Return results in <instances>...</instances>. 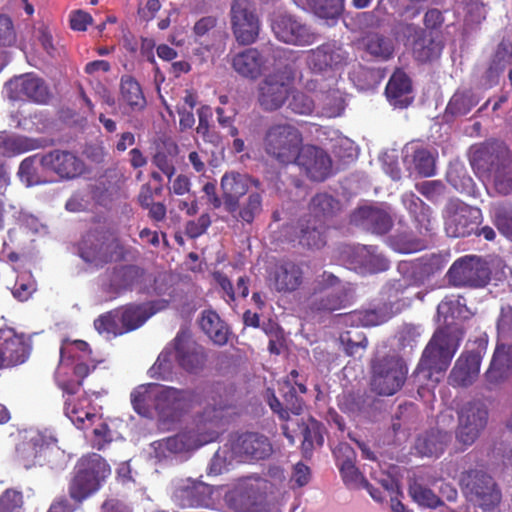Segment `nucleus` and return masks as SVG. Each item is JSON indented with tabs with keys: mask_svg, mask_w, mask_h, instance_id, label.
Here are the masks:
<instances>
[{
	"mask_svg": "<svg viewBox=\"0 0 512 512\" xmlns=\"http://www.w3.org/2000/svg\"><path fill=\"white\" fill-rule=\"evenodd\" d=\"M462 310L459 299L439 303L437 314L439 319L443 317V327L433 334L423 351L416 368V376L420 381H431L434 386L443 378L462 340V329L453 322L462 316Z\"/></svg>",
	"mask_w": 512,
	"mask_h": 512,
	"instance_id": "f257e3e1",
	"label": "nucleus"
},
{
	"mask_svg": "<svg viewBox=\"0 0 512 512\" xmlns=\"http://www.w3.org/2000/svg\"><path fill=\"white\" fill-rule=\"evenodd\" d=\"M134 410L146 418H157L163 424L177 422L198 403V395L189 389L159 384L140 385L131 393Z\"/></svg>",
	"mask_w": 512,
	"mask_h": 512,
	"instance_id": "f03ea898",
	"label": "nucleus"
},
{
	"mask_svg": "<svg viewBox=\"0 0 512 512\" xmlns=\"http://www.w3.org/2000/svg\"><path fill=\"white\" fill-rule=\"evenodd\" d=\"M222 410V406L219 408L207 406L197 419L196 430L184 431L154 442L153 448L156 457L159 459L167 458L172 454L195 450L216 440L220 433Z\"/></svg>",
	"mask_w": 512,
	"mask_h": 512,
	"instance_id": "7ed1b4c3",
	"label": "nucleus"
},
{
	"mask_svg": "<svg viewBox=\"0 0 512 512\" xmlns=\"http://www.w3.org/2000/svg\"><path fill=\"white\" fill-rule=\"evenodd\" d=\"M107 462L96 453L80 458L69 481L68 493L72 500L81 503L96 493L110 475Z\"/></svg>",
	"mask_w": 512,
	"mask_h": 512,
	"instance_id": "20e7f679",
	"label": "nucleus"
},
{
	"mask_svg": "<svg viewBox=\"0 0 512 512\" xmlns=\"http://www.w3.org/2000/svg\"><path fill=\"white\" fill-rule=\"evenodd\" d=\"M86 355H88V344L84 341L62 345L56 380L66 394H77L82 380L90 373V366L83 361Z\"/></svg>",
	"mask_w": 512,
	"mask_h": 512,
	"instance_id": "39448f33",
	"label": "nucleus"
},
{
	"mask_svg": "<svg viewBox=\"0 0 512 512\" xmlns=\"http://www.w3.org/2000/svg\"><path fill=\"white\" fill-rule=\"evenodd\" d=\"M263 148L269 157L280 164L294 163L303 148L302 134L289 123L273 124L265 132Z\"/></svg>",
	"mask_w": 512,
	"mask_h": 512,
	"instance_id": "423d86ee",
	"label": "nucleus"
},
{
	"mask_svg": "<svg viewBox=\"0 0 512 512\" xmlns=\"http://www.w3.org/2000/svg\"><path fill=\"white\" fill-rule=\"evenodd\" d=\"M460 486L466 499L484 512L494 510L501 502L502 494L497 483L482 470L464 472Z\"/></svg>",
	"mask_w": 512,
	"mask_h": 512,
	"instance_id": "0eeeda50",
	"label": "nucleus"
},
{
	"mask_svg": "<svg viewBox=\"0 0 512 512\" xmlns=\"http://www.w3.org/2000/svg\"><path fill=\"white\" fill-rule=\"evenodd\" d=\"M154 313L148 304L129 305L101 315L94 326L100 334L122 335L143 325Z\"/></svg>",
	"mask_w": 512,
	"mask_h": 512,
	"instance_id": "6e6552de",
	"label": "nucleus"
},
{
	"mask_svg": "<svg viewBox=\"0 0 512 512\" xmlns=\"http://www.w3.org/2000/svg\"><path fill=\"white\" fill-rule=\"evenodd\" d=\"M404 293V285L401 281H396L384 287L383 295L387 301L388 308L356 310L345 314L342 319L346 325L351 326H375L386 322L394 314L400 312L402 308L408 305L406 299L400 298Z\"/></svg>",
	"mask_w": 512,
	"mask_h": 512,
	"instance_id": "1a4fd4ad",
	"label": "nucleus"
},
{
	"mask_svg": "<svg viewBox=\"0 0 512 512\" xmlns=\"http://www.w3.org/2000/svg\"><path fill=\"white\" fill-rule=\"evenodd\" d=\"M488 423V409L481 401L465 403L458 411L455 431L457 444L462 450L475 443Z\"/></svg>",
	"mask_w": 512,
	"mask_h": 512,
	"instance_id": "9d476101",
	"label": "nucleus"
},
{
	"mask_svg": "<svg viewBox=\"0 0 512 512\" xmlns=\"http://www.w3.org/2000/svg\"><path fill=\"white\" fill-rule=\"evenodd\" d=\"M294 71L285 66L267 75L259 84L258 102L266 111H275L282 107L292 93Z\"/></svg>",
	"mask_w": 512,
	"mask_h": 512,
	"instance_id": "9b49d317",
	"label": "nucleus"
},
{
	"mask_svg": "<svg viewBox=\"0 0 512 512\" xmlns=\"http://www.w3.org/2000/svg\"><path fill=\"white\" fill-rule=\"evenodd\" d=\"M305 88L310 92H317L321 106V114L328 118L340 116L345 109V98L339 87V75L330 77H313L307 80Z\"/></svg>",
	"mask_w": 512,
	"mask_h": 512,
	"instance_id": "f8f14e48",
	"label": "nucleus"
},
{
	"mask_svg": "<svg viewBox=\"0 0 512 512\" xmlns=\"http://www.w3.org/2000/svg\"><path fill=\"white\" fill-rule=\"evenodd\" d=\"M372 370V388L385 396L395 394L404 384L407 374L404 362L396 356L375 361Z\"/></svg>",
	"mask_w": 512,
	"mask_h": 512,
	"instance_id": "ddd939ff",
	"label": "nucleus"
},
{
	"mask_svg": "<svg viewBox=\"0 0 512 512\" xmlns=\"http://www.w3.org/2000/svg\"><path fill=\"white\" fill-rule=\"evenodd\" d=\"M230 18L236 40L244 45L254 43L259 36L261 22L255 4L250 0H234Z\"/></svg>",
	"mask_w": 512,
	"mask_h": 512,
	"instance_id": "4468645a",
	"label": "nucleus"
},
{
	"mask_svg": "<svg viewBox=\"0 0 512 512\" xmlns=\"http://www.w3.org/2000/svg\"><path fill=\"white\" fill-rule=\"evenodd\" d=\"M449 281L455 286L483 287L490 280V269L476 256H465L450 267Z\"/></svg>",
	"mask_w": 512,
	"mask_h": 512,
	"instance_id": "2eb2a0df",
	"label": "nucleus"
},
{
	"mask_svg": "<svg viewBox=\"0 0 512 512\" xmlns=\"http://www.w3.org/2000/svg\"><path fill=\"white\" fill-rule=\"evenodd\" d=\"M169 346L175 362L182 369L189 373H197L203 369L206 362L204 348L192 338L188 330L181 329Z\"/></svg>",
	"mask_w": 512,
	"mask_h": 512,
	"instance_id": "dca6fc26",
	"label": "nucleus"
},
{
	"mask_svg": "<svg viewBox=\"0 0 512 512\" xmlns=\"http://www.w3.org/2000/svg\"><path fill=\"white\" fill-rule=\"evenodd\" d=\"M229 462H247L265 459L272 453L268 438L257 433H246L232 440L229 446Z\"/></svg>",
	"mask_w": 512,
	"mask_h": 512,
	"instance_id": "f3484780",
	"label": "nucleus"
},
{
	"mask_svg": "<svg viewBox=\"0 0 512 512\" xmlns=\"http://www.w3.org/2000/svg\"><path fill=\"white\" fill-rule=\"evenodd\" d=\"M346 52L336 43H326L308 51L306 62L315 74L314 77H324L323 73L338 75L337 70L345 62Z\"/></svg>",
	"mask_w": 512,
	"mask_h": 512,
	"instance_id": "a211bd4d",
	"label": "nucleus"
},
{
	"mask_svg": "<svg viewBox=\"0 0 512 512\" xmlns=\"http://www.w3.org/2000/svg\"><path fill=\"white\" fill-rule=\"evenodd\" d=\"M272 30L278 40L291 45H311L316 40L310 28L291 15L276 16Z\"/></svg>",
	"mask_w": 512,
	"mask_h": 512,
	"instance_id": "6ab92c4d",
	"label": "nucleus"
},
{
	"mask_svg": "<svg viewBox=\"0 0 512 512\" xmlns=\"http://www.w3.org/2000/svg\"><path fill=\"white\" fill-rule=\"evenodd\" d=\"M259 180L251 178L247 174L231 171L226 172L221 178V191L224 209L228 213H235L238 200L246 193H250L252 186L258 188Z\"/></svg>",
	"mask_w": 512,
	"mask_h": 512,
	"instance_id": "aec40b11",
	"label": "nucleus"
},
{
	"mask_svg": "<svg viewBox=\"0 0 512 512\" xmlns=\"http://www.w3.org/2000/svg\"><path fill=\"white\" fill-rule=\"evenodd\" d=\"M5 89L8 97L12 100L45 103L49 98L47 86L40 78L32 74L15 77L6 84Z\"/></svg>",
	"mask_w": 512,
	"mask_h": 512,
	"instance_id": "412c9836",
	"label": "nucleus"
},
{
	"mask_svg": "<svg viewBox=\"0 0 512 512\" xmlns=\"http://www.w3.org/2000/svg\"><path fill=\"white\" fill-rule=\"evenodd\" d=\"M116 244L101 233H88L79 244V255L87 263L101 266L112 260Z\"/></svg>",
	"mask_w": 512,
	"mask_h": 512,
	"instance_id": "4be33fe9",
	"label": "nucleus"
},
{
	"mask_svg": "<svg viewBox=\"0 0 512 512\" xmlns=\"http://www.w3.org/2000/svg\"><path fill=\"white\" fill-rule=\"evenodd\" d=\"M40 164L45 170H50L64 179H72L84 171V163L73 153L54 150L43 155Z\"/></svg>",
	"mask_w": 512,
	"mask_h": 512,
	"instance_id": "5701e85b",
	"label": "nucleus"
},
{
	"mask_svg": "<svg viewBox=\"0 0 512 512\" xmlns=\"http://www.w3.org/2000/svg\"><path fill=\"white\" fill-rule=\"evenodd\" d=\"M304 168L307 175L315 181L325 180L331 173V159L321 148L303 146L294 162Z\"/></svg>",
	"mask_w": 512,
	"mask_h": 512,
	"instance_id": "b1692460",
	"label": "nucleus"
},
{
	"mask_svg": "<svg viewBox=\"0 0 512 512\" xmlns=\"http://www.w3.org/2000/svg\"><path fill=\"white\" fill-rule=\"evenodd\" d=\"M212 487L191 479L181 481L174 497L182 507H205L211 502Z\"/></svg>",
	"mask_w": 512,
	"mask_h": 512,
	"instance_id": "393cba45",
	"label": "nucleus"
},
{
	"mask_svg": "<svg viewBox=\"0 0 512 512\" xmlns=\"http://www.w3.org/2000/svg\"><path fill=\"white\" fill-rule=\"evenodd\" d=\"M64 403L65 415L80 429L92 426L100 417L90 407V399L85 394L75 396L76 394H67Z\"/></svg>",
	"mask_w": 512,
	"mask_h": 512,
	"instance_id": "a878e982",
	"label": "nucleus"
},
{
	"mask_svg": "<svg viewBox=\"0 0 512 512\" xmlns=\"http://www.w3.org/2000/svg\"><path fill=\"white\" fill-rule=\"evenodd\" d=\"M481 360L480 352H463L450 372V383L456 386L472 384L480 372Z\"/></svg>",
	"mask_w": 512,
	"mask_h": 512,
	"instance_id": "bb28decb",
	"label": "nucleus"
},
{
	"mask_svg": "<svg viewBox=\"0 0 512 512\" xmlns=\"http://www.w3.org/2000/svg\"><path fill=\"white\" fill-rule=\"evenodd\" d=\"M350 264L352 269L362 274L385 271L389 267L388 260L378 252L375 246L354 248Z\"/></svg>",
	"mask_w": 512,
	"mask_h": 512,
	"instance_id": "cd10ccee",
	"label": "nucleus"
},
{
	"mask_svg": "<svg viewBox=\"0 0 512 512\" xmlns=\"http://www.w3.org/2000/svg\"><path fill=\"white\" fill-rule=\"evenodd\" d=\"M304 271L300 264L292 261L278 263L271 273V280L278 292H293L303 282Z\"/></svg>",
	"mask_w": 512,
	"mask_h": 512,
	"instance_id": "c85d7f7f",
	"label": "nucleus"
},
{
	"mask_svg": "<svg viewBox=\"0 0 512 512\" xmlns=\"http://www.w3.org/2000/svg\"><path fill=\"white\" fill-rule=\"evenodd\" d=\"M472 163L479 170L482 180L491 184L497 193L507 195L512 191V162L492 163L487 170H481L482 165L476 159Z\"/></svg>",
	"mask_w": 512,
	"mask_h": 512,
	"instance_id": "c756f323",
	"label": "nucleus"
},
{
	"mask_svg": "<svg viewBox=\"0 0 512 512\" xmlns=\"http://www.w3.org/2000/svg\"><path fill=\"white\" fill-rule=\"evenodd\" d=\"M479 210L466 205H459L453 212H449L446 217L445 230L450 237H465L469 235L476 224Z\"/></svg>",
	"mask_w": 512,
	"mask_h": 512,
	"instance_id": "7c9ffc66",
	"label": "nucleus"
},
{
	"mask_svg": "<svg viewBox=\"0 0 512 512\" xmlns=\"http://www.w3.org/2000/svg\"><path fill=\"white\" fill-rule=\"evenodd\" d=\"M512 371V344L499 343L494 351L490 366L485 373L487 382L497 385L506 380Z\"/></svg>",
	"mask_w": 512,
	"mask_h": 512,
	"instance_id": "2f4dec72",
	"label": "nucleus"
},
{
	"mask_svg": "<svg viewBox=\"0 0 512 512\" xmlns=\"http://www.w3.org/2000/svg\"><path fill=\"white\" fill-rule=\"evenodd\" d=\"M258 488L250 481H242L225 495L226 504L236 512H256Z\"/></svg>",
	"mask_w": 512,
	"mask_h": 512,
	"instance_id": "473e14b6",
	"label": "nucleus"
},
{
	"mask_svg": "<svg viewBox=\"0 0 512 512\" xmlns=\"http://www.w3.org/2000/svg\"><path fill=\"white\" fill-rule=\"evenodd\" d=\"M451 440V433L441 429H434L420 435L415 441L414 448L422 456H439L444 452Z\"/></svg>",
	"mask_w": 512,
	"mask_h": 512,
	"instance_id": "72a5a7b5",
	"label": "nucleus"
},
{
	"mask_svg": "<svg viewBox=\"0 0 512 512\" xmlns=\"http://www.w3.org/2000/svg\"><path fill=\"white\" fill-rule=\"evenodd\" d=\"M410 79L402 71H396L386 86V96L389 102L395 107H407L413 97Z\"/></svg>",
	"mask_w": 512,
	"mask_h": 512,
	"instance_id": "f704fd0d",
	"label": "nucleus"
},
{
	"mask_svg": "<svg viewBox=\"0 0 512 512\" xmlns=\"http://www.w3.org/2000/svg\"><path fill=\"white\" fill-rule=\"evenodd\" d=\"M266 60L255 48H249L236 54L232 59V65L236 72L244 77L256 78L265 67Z\"/></svg>",
	"mask_w": 512,
	"mask_h": 512,
	"instance_id": "c9c22d12",
	"label": "nucleus"
},
{
	"mask_svg": "<svg viewBox=\"0 0 512 512\" xmlns=\"http://www.w3.org/2000/svg\"><path fill=\"white\" fill-rule=\"evenodd\" d=\"M353 221L381 234L386 233L392 225V221L388 213L374 207L360 208L354 213Z\"/></svg>",
	"mask_w": 512,
	"mask_h": 512,
	"instance_id": "e433bc0d",
	"label": "nucleus"
},
{
	"mask_svg": "<svg viewBox=\"0 0 512 512\" xmlns=\"http://www.w3.org/2000/svg\"><path fill=\"white\" fill-rule=\"evenodd\" d=\"M280 390L284 397V404L286 408L284 409L282 407V403L273 393H271V395L268 396V403L271 409L278 413L280 418L284 420L288 418V410L293 414H300L302 410V401L295 395V388L291 385V380H285Z\"/></svg>",
	"mask_w": 512,
	"mask_h": 512,
	"instance_id": "4c0bfd02",
	"label": "nucleus"
},
{
	"mask_svg": "<svg viewBox=\"0 0 512 512\" xmlns=\"http://www.w3.org/2000/svg\"><path fill=\"white\" fill-rule=\"evenodd\" d=\"M7 365H18L26 361L29 356V346L22 336L13 331L5 332L4 343L0 350Z\"/></svg>",
	"mask_w": 512,
	"mask_h": 512,
	"instance_id": "58836bf2",
	"label": "nucleus"
},
{
	"mask_svg": "<svg viewBox=\"0 0 512 512\" xmlns=\"http://www.w3.org/2000/svg\"><path fill=\"white\" fill-rule=\"evenodd\" d=\"M201 329L217 345H224L228 341L229 330L219 315L211 310L202 312L200 321Z\"/></svg>",
	"mask_w": 512,
	"mask_h": 512,
	"instance_id": "ea45409f",
	"label": "nucleus"
},
{
	"mask_svg": "<svg viewBox=\"0 0 512 512\" xmlns=\"http://www.w3.org/2000/svg\"><path fill=\"white\" fill-rule=\"evenodd\" d=\"M120 103L132 111H140L146 106L140 84L130 76H124L121 79Z\"/></svg>",
	"mask_w": 512,
	"mask_h": 512,
	"instance_id": "a19ab883",
	"label": "nucleus"
},
{
	"mask_svg": "<svg viewBox=\"0 0 512 512\" xmlns=\"http://www.w3.org/2000/svg\"><path fill=\"white\" fill-rule=\"evenodd\" d=\"M414 165V170L424 177H430L435 174V158L431 152L425 148L418 147L415 144L405 147V161Z\"/></svg>",
	"mask_w": 512,
	"mask_h": 512,
	"instance_id": "79ce46f5",
	"label": "nucleus"
},
{
	"mask_svg": "<svg viewBox=\"0 0 512 512\" xmlns=\"http://www.w3.org/2000/svg\"><path fill=\"white\" fill-rule=\"evenodd\" d=\"M43 142L21 135H0V153L8 156L25 153L42 147Z\"/></svg>",
	"mask_w": 512,
	"mask_h": 512,
	"instance_id": "37998d69",
	"label": "nucleus"
},
{
	"mask_svg": "<svg viewBox=\"0 0 512 512\" xmlns=\"http://www.w3.org/2000/svg\"><path fill=\"white\" fill-rule=\"evenodd\" d=\"M142 269L136 266H127L113 272L110 286L115 293L136 287L144 278Z\"/></svg>",
	"mask_w": 512,
	"mask_h": 512,
	"instance_id": "c03bdc74",
	"label": "nucleus"
},
{
	"mask_svg": "<svg viewBox=\"0 0 512 512\" xmlns=\"http://www.w3.org/2000/svg\"><path fill=\"white\" fill-rule=\"evenodd\" d=\"M443 45L437 40L432 32L424 34L413 43V54L421 62L431 61L439 57Z\"/></svg>",
	"mask_w": 512,
	"mask_h": 512,
	"instance_id": "a18cd8bd",
	"label": "nucleus"
},
{
	"mask_svg": "<svg viewBox=\"0 0 512 512\" xmlns=\"http://www.w3.org/2000/svg\"><path fill=\"white\" fill-rule=\"evenodd\" d=\"M262 212V196L258 192H250L249 196L242 202L238 200V207L235 213H230L234 219L243 223L252 224L256 217Z\"/></svg>",
	"mask_w": 512,
	"mask_h": 512,
	"instance_id": "49530a36",
	"label": "nucleus"
},
{
	"mask_svg": "<svg viewBox=\"0 0 512 512\" xmlns=\"http://www.w3.org/2000/svg\"><path fill=\"white\" fill-rule=\"evenodd\" d=\"M48 449V445L40 434H35L29 441L23 442L18 447L19 456L24 462V466L29 468L36 463V460L45 454Z\"/></svg>",
	"mask_w": 512,
	"mask_h": 512,
	"instance_id": "de8ad7c7",
	"label": "nucleus"
},
{
	"mask_svg": "<svg viewBox=\"0 0 512 512\" xmlns=\"http://www.w3.org/2000/svg\"><path fill=\"white\" fill-rule=\"evenodd\" d=\"M299 243L308 248L319 249L325 245L324 226L322 222L315 220L308 221L307 225L301 226Z\"/></svg>",
	"mask_w": 512,
	"mask_h": 512,
	"instance_id": "09e8293b",
	"label": "nucleus"
},
{
	"mask_svg": "<svg viewBox=\"0 0 512 512\" xmlns=\"http://www.w3.org/2000/svg\"><path fill=\"white\" fill-rule=\"evenodd\" d=\"M364 47L372 56L382 60L389 59L394 52L392 41L376 33L369 34L364 38Z\"/></svg>",
	"mask_w": 512,
	"mask_h": 512,
	"instance_id": "8fccbe9b",
	"label": "nucleus"
},
{
	"mask_svg": "<svg viewBox=\"0 0 512 512\" xmlns=\"http://www.w3.org/2000/svg\"><path fill=\"white\" fill-rule=\"evenodd\" d=\"M174 361L172 348L168 345L149 369L150 377L161 380L170 379L173 373Z\"/></svg>",
	"mask_w": 512,
	"mask_h": 512,
	"instance_id": "3c124183",
	"label": "nucleus"
},
{
	"mask_svg": "<svg viewBox=\"0 0 512 512\" xmlns=\"http://www.w3.org/2000/svg\"><path fill=\"white\" fill-rule=\"evenodd\" d=\"M491 218L498 231L512 241V206L494 205L491 208Z\"/></svg>",
	"mask_w": 512,
	"mask_h": 512,
	"instance_id": "603ef678",
	"label": "nucleus"
},
{
	"mask_svg": "<svg viewBox=\"0 0 512 512\" xmlns=\"http://www.w3.org/2000/svg\"><path fill=\"white\" fill-rule=\"evenodd\" d=\"M340 342L348 355H361L367 347L366 336L359 331H346L340 335Z\"/></svg>",
	"mask_w": 512,
	"mask_h": 512,
	"instance_id": "864d4df0",
	"label": "nucleus"
},
{
	"mask_svg": "<svg viewBox=\"0 0 512 512\" xmlns=\"http://www.w3.org/2000/svg\"><path fill=\"white\" fill-rule=\"evenodd\" d=\"M338 209V201L325 193L317 194L310 204V210L316 218L332 215Z\"/></svg>",
	"mask_w": 512,
	"mask_h": 512,
	"instance_id": "5fc2aeb1",
	"label": "nucleus"
},
{
	"mask_svg": "<svg viewBox=\"0 0 512 512\" xmlns=\"http://www.w3.org/2000/svg\"><path fill=\"white\" fill-rule=\"evenodd\" d=\"M315 13L326 19H335L343 11L344 0H310Z\"/></svg>",
	"mask_w": 512,
	"mask_h": 512,
	"instance_id": "6e6d98bb",
	"label": "nucleus"
},
{
	"mask_svg": "<svg viewBox=\"0 0 512 512\" xmlns=\"http://www.w3.org/2000/svg\"><path fill=\"white\" fill-rule=\"evenodd\" d=\"M37 160L38 156L35 155L25 158L20 164L18 176L20 180L28 187L45 182L39 177L37 173V168L35 166Z\"/></svg>",
	"mask_w": 512,
	"mask_h": 512,
	"instance_id": "4d7b16f0",
	"label": "nucleus"
},
{
	"mask_svg": "<svg viewBox=\"0 0 512 512\" xmlns=\"http://www.w3.org/2000/svg\"><path fill=\"white\" fill-rule=\"evenodd\" d=\"M402 201L410 214L419 222L427 221L429 223V209L423 201L416 195L409 193L402 197Z\"/></svg>",
	"mask_w": 512,
	"mask_h": 512,
	"instance_id": "13d9d810",
	"label": "nucleus"
},
{
	"mask_svg": "<svg viewBox=\"0 0 512 512\" xmlns=\"http://www.w3.org/2000/svg\"><path fill=\"white\" fill-rule=\"evenodd\" d=\"M410 494L419 505L428 508H436L442 504L441 499L431 489L421 485L412 486Z\"/></svg>",
	"mask_w": 512,
	"mask_h": 512,
	"instance_id": "bf43d9fd",
	"label": "nucleus"
},
{
	"mask_svg": "<svg viewBox=\"0 0 512 512\" xmlns=\"http://www.w3.org/2000/svg\"><path fill=\"white\" fill-rule=\"evenodd\" d=\"M497 332L500 340L512 341V306L501 307L497 320Z\"/></svg>",
	"mask_w": 512,
	"mask_h": 512,
	"instance_id": "052dcab7",
	"label": "nucleus"
},
{
	"mask_svg": "<svg viewBox=\"0 0 512 512\" xmlns=\"http://www.w3.org/2000/svg\"><path fill=\"white\" fill-rule=\"evenodd\" d=\"M292 95V99L289 102V108L297 114L301 115H309L313 112L315 108L314 101L300 91H293L290 94Z\"/></svg>",
	"mask_w": 512,
	"mask_h": 512,
	"instance_id": "680f3d73",
	"label": "nucleus"
},
{
	"mask_svg": "<svg viewBox=\"0 0 512 512\" xmlns=\"http://www.w3.org/2000/svg\"><path fill=\"white\" fill-rule=\"evenodd\" d=\"M23 497L16 490L7 489L0 496V512H22Z\"/></svg>",
	"mask_w": 512,
	"mask_h": 512,
	"instance_id": "e2e57ef3",
	"label": "nucleus"
},
{
	"mask_svg": "<svg viewBox=\"0 0 512 512\" xmlns=\"http://www.w3.org/2000/svg\"><path fill=\"white\" fill-rule=\"evenodd\" d=\"M35 290V281L32 279L31 275L25 274L16 280L12 289V293L15 298L19 299L20 301H25L32 295Z\"/></svg>",
	"mask_w": 512,
	"mask_h": 512,
	"instance_id": "0e129e2a",
	"label": "nucleus"
},
{
	"mask_svg": "<svg viewBox=\"0 0 512 512\" xmlns=\"http://www.w3.org/2000/svg\"><path fill=\"white\" fill-rule=\"evenodd\" d=\"M343 302L344 299L338 292H329L325 294L324 298H314L311 303L313 305V308L318 311L332 312L334 310L340 309L342 307Z\"/></svg>",
	"mask_w": 512,
	"mask_h": 512,
	"instance_id": "69168bd1",
	"label": "nucleus"
},
{
	"mask_svg": "<svg viewBox=\"0 0 512 512\" xmlns=\"http://www.w3.org/2000/svg\"><path fill=\"white\" fill-rule=\"evenodd\" d=\"M394 33L396 39L405 45L413 46L414 41L422 37V31L413 24L399 23L395 26Z\"/></svg>",
	"mask_w": 512,
	"mask_h": 512,
	"instance_id": "338daca9",
	"label": "nucleus"
},
{
	"mask_svg": "<svg viewBox=\"0 0 512 512\" xmlns=\"http://www.w3.org/2000/svg\"><path fill=\"white\" fill-rule=\"evenodd\" d=\"M392 248L400 253L408 254L424 248L422 242L414 240L406 235H400L391 239Z\"/></svg>",
	"mask_w": 512,
	"mask_h": 512,
	"instance_id": "774afa93",
	"label": "nucleus"
}]
</instances>
